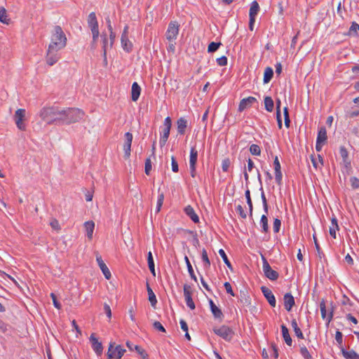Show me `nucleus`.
Wrapping results in <instances>:
<instances>
[{
    "instance_id": "obj_3",
    "label": "nucleus",
    "mask_w": 359,
    "mask_h": 359,
    "mask_svg": "<svg viewBox=\"0 0 359 359\" xmlns=\"http://www.w3.org/2000/svg\"><path fill=\"white\" fill-rule=\"evenodd\" d=\"M41 118L48 123L60 121L61 110L53 107H44L39 114Z\"/></svg>"
},
{
    "instance_id": "obj_34",
    "label": "nucleus",
    "mask_w": 359,
    "mask_h": 359,
    "mask_svg": "<svg viewBox=\"0 0 359 359\" xmlns=\"http://www.w3.org/2000/svg\"><path fill=\"white\" fill-rule=\"evenodd\" d=\"M341 304L344 306V309H342V311H351V307L353 306V302L346 295H344L343 299L341 300Z\"/></svg>"
},
{
    "instance_id": "obj_40",
    "label": "nucleus",
    "mask_w": 359,
    "mask_h": 359,
    "mask_svg": "<svg viewBox=\"0 0 359 359\" xmlns=\"http://www.w3.org/2000/svg\"><path fill=\"white\" fill-rule=\"evenodd\" d=\"M341 171L345 174H349L351 171V161L349 159L343 160L341 162Z\"/></svg>"
},
{
    "instance_id": "obj_16",
    "label": "nucleus",
    "mask_w": 359,
    "mask_h": 359,
    "mask_svg": "<svg viewBox=\"0 0 359 359\" xmlns=\"http://www.w3.org/2000/svg\"><path fill=\"white\" fill-rule=\"evenodd\" d=\"M184 295L187 306L191 309L194 310L196 308L195 303L192 299L191 297V288L189 285L185 284L184 285Z\"/></svg>"
},
{
    "instance_id": "obj_10",
    "label": "nucleus",
    "mask_w": 359,
    "mask_h": 359,
    "mask_svg": "<svg viewBox=\"0 0 359 359\" xmlns=\"http://www.w3.org/2000/svg\"><path fill=\"white\" fill-rule=\"evenodd\" d=\"M245 180H255L259 178L258 170L254 166V163L251 159L248 161V166L244 171Z\"/></svg>"
},
{
    "instance_id": "obj_58",
    "label": "nucleus",
    "mask_w": 359,
    "mask_h": 359,
    "mask_svg": "<svg viewBox=\"0 0 359 359\" xmlns=\"http://www.w3.org/2000/svg\"><path fill=\"white\" fill-rule=\"evenodd\" d=\"M335 339H336L337 344L340 346V347L341 348L343 347L342 346V344H343V334H342V333L340 331H337L336 332Z\"/></svg>"
},
{
    "instance_id": "obj_37",
    "label": "nucleus",
    "mask_w": 359,
    "mask_h": 359,
    "mask_svg": "<svg viewBox=\"0 0 359 359\" xmlns=\"http://www.w3.org/2000/svg\"><path fill=\"white\" fill-rule=\"evenodd\" d=\"M259 10V6L258 3L256 1H252L249 12L250 18H255Z\"/></svg>"
},
{
    "instance_id": "obj_8",
    "label": "nucleus",
    "mask_w": 359,
    "mask_h": 359,
    "mask_svg": "<svg viewBox=\"0 0 359 359\" xmlns=\"http://www.w3.org/2000/svg\"><path fill=\"white\" fill-rule=\"evenodd\" d=\"M262 259L263 262L262 268L264 276L271 281L276 280L279 277V273L276 271L272 269L264 255H262Z\"/></svg>"
},
{
    "instance_id": "obj_24",
    "label": "nucleus",
    "mask_w": 359,
    "mask_h": 359,
    "mask_svg": "<svg viewBox=\"0 0 359 359\" xmlns=\"http://www.w3.org/2000/svg\"><path fill=\"white\" fill-rule=\"evenodd\" d=\"M280 328H281L283 337L286 344L289 346H291L292 344V339L290 335L288 328L284 324L281 325Z\"/></svg>"
},
{
    "instance_id": "obj_5",
    "label": "nucleus",
    "mask_w": 359,
    "mask_h": 359,
    "mask_svg": "<svg viewBox=\"0 0 359 359\" xmlns=\"http://www.w3.org/2000/svg\"><path fill=\"white\" fill-rule=\"evenodd\" d=\"M126 351L121 345L115 346V342H110L107 353V359H121Z\"/></svg>"
},
{
    "instance_id": "obj_39",
    "label": "nucleus",
    "mask_w": 359,
    "mask_h": 359,
    "mask_svg": "<svg viewBox=\"0 0 359 359\" xmlns=\"http://www.w3.org/2000/svg\"><path fill=\"white\" fill-rule=\"evenodd\" d=\"M0 22L5 25H8L11 22V19L7 15V11L4 7L0 8Z\"/></svg>"
},
{
    "instance_id": "obj_49",
    "label": "nucleus",
    "mask_w": 359,
    "mask_h": 359,
    "mask_svg": "<svg viewBox=\"0 0 359 359\" xmlns=\"http://www.w3.org/2000/svg\"><path fill=\"white\" fill-rule=\"evenodd\" d=\"M300 353L304 359H311V355L305 346L300 347Z\"/></svg>"
},
{
    "instance_id": "obj_50",
    "label": "nucleus",
    "mask_w": 359,
    "mask_h": 359,
    "mask_svg": "<svg viewBox=\"0 0 359 359\" xmlns=\"http://www.w3.org/2000/svg\"><path fill=\"white\" fill-rule=\"evenodd\" d=\"M134 348L142 356L143 359H146L148 358V354L147 353L145 350H144L141 346L138 345H135Z\"/></svg>"
},
{
    "instance_id": "obj_32",
    "label": "nucleus",
    "mask_w": 359,
    "mask_h": 359,
    "mask_svg": "<svg viewBox=\"0 0 359 359\" xmlns=\"http://www.w3.org/2000/svg\"><path fill=\"white\" fill-rule=\"evenodd\" d=\"M273 169L275 172V177L276 180L282 179V173L280 171V164L278 156H276L273 161Z\"/></svg>"
},
{
    "instance_id": "obj_54",
    "label": "nucleus",
    "mask_w": 359,
    "mask_h": 359,
    "mask_svg": "<svg viewBox=\"0 0 359 359\" xmlns=\"http://www.w3.org/2000/svg\"><path fill=\"white\" fill-rule=\"evenodd\" d=\"M240 301L244 305L248 306L250 304V298L249 296L246 295L245 293H241Z\"/></svg>"
},
{
    "instance_id": "obj_63",
    "label": "nucleus",
    "mask_w": 359,
    "mask_h": 359,
    "mask_svg": "<svg viewBox=\"0 0 359 359\" xmlns=\"http://www.w3.org/2000/svg\"><path fill=\"white\" fill-rule=\"evenodd\" d=\"M358 31H359V25L355 22H353L349 29V33L351 34H357Z\"/></svg>"
},
{
    "instance_id": "obj_17",
    "label": "nucleus",
    "mask_w": 359,
    "mask_h": 359,
    "mask_svg": "<svg viewBox=\"0 0 359 359\" xmlns=\"http://www.w3.org/2000/svg\"><path fill=\"white\" fill-rule=\"evenodd\" d=\"M260 289L263 295L266 299L270 306L272 307H275L276 305V300L271 290L266 286H262Z\"/></svg>"
},
{
    "instance_id": "obj_13",
    "label": "nucleus",
    "mask_w": 359,
    "mask_h": 359,
    "mask_svg": "<svg viewBox=\"0 0 359 359\" xmlns=\"http://www.w3.org/2000/svg\"><path fill=\"white\" fill-rule=\"evenodd\" d=\"M59 50L48 47L46 61L49 66L55 65L60 59Z\"/></svg>"
},
{
    "instance_id": "obj_12",
    "label": "nucleus",
    "mask_w": 359,
    "mask_h": 359,
    "mask_svg": "<svg viewBox=\"0 0 359 359\" xmlns=\"http://www.w3.org/2000/svg\"><path fill=\"white\" fill-rule=\"evenodd\" d=\"M320 310L322 318L327 320V325H328L333 319L334 307L332 306L329 313L327 314L325 300L322 299L320 302Z\"/></svg>"
},
{
    "instance_id": "obj_31",
    "label": "nucleus",
    "mask_w": 359,
    "mask_h": 359,
    "mask_svg": "<svg viewBox=\"0 0 359 359\" xmlns=\"http://www.w3.org/2000/svg\"><path fill=\"white\" fill-rule=\"evenodd\" d=\"M177 132L180 135H183L185 133V130L187 127V121L184 118H180L177 121Z\"/></svg>"
},
{
    "instance_id": "obj_62",
    "label": "nucleus",
    "mask_w": 359,
    "mask_h": 359,
    "mask_svg": "<svg viewBox=\"0 0 359 359\" xmlns=\"http://www.w3.org/2000/svg\"><path fill=\"white\" fill-rule=\"evenodd\" d=\"M153 326H154V329H156L160 332H165V329L164 328V327L162 325V324L159 321H155L153 323Z\"/></svg>"
},
{
    "instance_id": "obj_36",
    "label": "nucleus",
    "mask_w": 359,
    "mask_h": 359,
    "mask_svg": "<svg viewBox=\"0 0 359 359\" xmlns=\"http://www.w3.org/2000/svg\"><path fill=\"white\" fill-rule=\"evenodd\" d=\"M291 325L297 338L303 339L304 338V334L301 329L298 327L296 319L294 318L292 320Z\"/></svg>"
},
{
    "instance_id": "obj_22",
    "label": "nucleus",
    "mask_w": 359,
    "mask_h": 359,
    "mask_svg": "<svg viewBox=\"0 0 359 359\" xmlns=\"http://www.w3.org/2000/svg\"><path fill=\"white\" fill-rule=\"evenodd\" d=\"M96 261L100 266L102 272L103 273L106 279L109 280L111 278V272L109 270L107 266L105 264L104 261L102 260L101 256H96Z\"/></svg>"
},
{
    "instance_id": "obj_45",
    "label": "nucleus",
    "mask_w": 359,
    "mask_h": 359,
    "mask_svg": "<svg viewBox=\"0 0 359 359\" xmlns=\"http://www.w3.org/2000/svg\"><path fill=\"white\" fill-rule=\"evenodd\" d=\"M201 259L204 262V266L206 269H209L210 266V261L208 258L207 251L205 248L203 249L201 252Z\"/></svg>"
},
{
    "instance_id": "obj_51",
    "label": "nucleus",
    "mask_w": 359,
    "mask_h": 359,
    "mask_svg": "<svg viewBox=\"0 0 359 359\" xmlns=\"http://www.w3.org/2000/svg\"><path fill=\"white\" fill-rule=\"evenodd\" d=\"M250 151L252 155L259 156L261 154L260 148L257 144H252L250 147Z\"/></svg>"
},
{
    "instance_id": "obj_26",
    "label": "nucleus",
    "mask_w": 359,
    "mask_h": 359,
    "mask_svg": "<svg viewBox=\"0 0 359 359\" xmlns=\"http://www.w3.org/2000/svg\"><path fill=\"white\" fill-rule=\"evenodd\" d=\"M184 212L187 216L194 222H199V217L197 214L195 212L194 208L191 205H188L184 208Z\"/></svg>"
},
{
    "instance_id": "obj_55",
    "label": "nucleus",
    "mask_w": 359,
    "mask_h": 359,
    "mask_svg": "<svg viewBox=\"0 0 359 359\" xmlns=\"http://www.w3.org/2000/svg\"><path fill=\"white\" fill-rule=\"evenodd\" d=\"M236 210L242 219H246L247 214L244 211L243 208L242 207L241 205H238L236 208Z\"/></svg>"
},
{
    "instance_id": "obj_48",
    "label": "nucleus",
    "mask_w": 359,
    "mask_h": 359,
    "mask_svg": "<svg viewBox=\"0 0 359 359\" xmlns=\"http://www.w3.org/2000/svg\"><path fill=\"white\" fill-rule=\"evenodd\" d=\"M102 43H103V52H104L103 54H104V58H106L107 50L110 48L109 46V40L107 38L105 34L102 35Z\"/></svg>"
},
{
    "instance_id": "obj_44",
    "label": "nucleus",
    "mask_w": 359,
    "mask_h": 359,
    "mask_svg": "<svg viewBox=\"0 0 359 359\" xmlns=\"http://www.w3.org/2000/svg\"><path fill=\"white\" fill-rule=\"evenodd\" d=\"M260 224L262 228V231L267 233L269 231L268 218L266 215L261 217Z\"/></svg>"
},
{
    "instance_id": "obj_46",
    "label": "nucleus",
    "mask_w": 359,
    "mask_h": 359,
    "mask_svg": "<svg viewBox=\"0 0 359 359\" xmlns=\"http://www.w3.org/2000/svg\"><path fill=\"white\" fill-rule=\"evenodd\" d=\"M219 255L222 257L224 264L226 265V266L231 269V270H233V267H232V265L231 264V262H229L228 257H227V255L226 254V252H224V250L223 249H220L219 250Z\"/></svg>"
},
{
    "instance_id": "obj_30",
    "label": "nucleus",
    "mask_w": 359,
    "mask_h": 359,
    "mask_svg": "<svg viewBox=\"0 0 359 359\" xmlns=\"http://www.w3.org/2000/svg\"><path fill=\"white\" fill-rule=\"evenodd\" d=\"M147 290L148 292V299L151 303V306L156 308L157 299L154 292H153L148 282H147Z\"/></svg>"
},
{
    "instance_id": "obj_6",
    "label": "nucleus",
    "mask_w": 359,
    "mask_h": 359,
    "mask_svg": "<svg viewBox=\"0 0 359 359\" xmlns=\"http://www.w3.org/2000/svg\"><path fill=\"white\" fill-rule=\"evenodd\" d=\"M171 126V118L170 117L168 116L165 118L163 121V125L161 127V138L159 141L161 147H163L165 144L166 142L168 141V139L170 135Z\"/></svg>"
},
{
    "instance_id": "obj_29",
    "label": "nucleus",
    "mask_w": 359,
    "mask_h": 359,
    "mask_svg": "<svg viewBox=\"0 0 359 359\" xmlns=\"http://www.w3.org/2000/svg\"><path fill=\"white\" fill-rule=\"evenodd\" d=\"M141 92V88L137 84V83L135 82L132 85L131 89V98L133 101L135 102L138 100Z\"/></svg>"
},
{
    "instance_id": "obj_25",
    "label": "nucleus",
    "mask_w": 359,
    "mask_h": 359,
    "mask_svg": "<svg viewBox=\"0 0 359 359\" xmlns=\"http://www.w3.org/2000/svg\"><path fill=\"white\" fill-rule=\"evenodd\" d=\"M341 351L345 359H359V354L353 349L347 351L341 347Z\"/></svg>"
},
{
    "instance_id": "obj_23",
    "label": "nucleus",
    "mask_w": 359,
    "mask_h": 359,
    "mask_svg": "<svg viewBox=\"0 0 359 359\" xmlns=\"http://www.w3.org/2000/svg\"><path fill=\"white\" fill-rule=\"evenodd\" d=\"M209 304L210 311L214 318L215 319H219V320H222V318H224V315L222 310L216 306V304L211 299H209Z\"/></svg>"
},
{
    "instance_id": "obj_2",
    "label": "nucleus",
    "mask_w": 359,
    "mask_h": 359,
    "mask_svg": "<svg viewBox=\"0 0 359 359\" xmlns=\"http://www.w3.org/2000/svg\"><path fill=\"white\" fill-rule=\"evenodd\" d=\"M83 112L79 109H67L61 110L60 121L67 123H75L83 117Z\"/></svg>"
},
{
    "instance_id": "obj_56",
    "label": "nucleus",
    "mask_w": 359,
    "mask_h": 359,
    "mask_svg": "<svg viewBox=\"0 0 359 359\" xmlns=\"http://www.w3.org/2000/svg\"><path fill=\"white\" fill-rule=\"evenodd\" d=\"M221 43H215V42H211L209 46H208V52H215L216 51L218 48L220 46Z\"/></svg>"
},
{
    "instance_id": "obj_41",
    "label": "nucleus",
    "mask_w": 359,
    "mask_h": 359,
    "mask_svg": "<svg viewBox=\"0 0 359 359\" xmlns=\"http://www.w3.org/2000/svg\"><path fill=\"white\" fill-rule=\"evenodd\" d=\"M184 261L186 262V264H187V269H188V272L189 273V276L191 277V278L192 280H194L195 282H197V278L194 273V269H193V267L189 262V259L188 258L187 256H185L184 257Z\"/></svg>"
},
{
    "instance_id": "obj_1",
    "label": "nucleus",
    "mask_w": 359,
    "mask_h": 359,
    "mask_svg": "<svg viewBox=\"0 0 359 359\" xmlns=\"http://www.w3.org/2000/svg\"><path fill=\"white\" fill-rule=\"evenodd\" d=\"M67 37L60 26H55L51 33L50 41L48 47L60 50L67 45Z\"/></svg>"
},
{
    "instance_id": "obj_61",
    "label": "nucleus",
    "mask_w": 359,
    "mask_h": 359,
    "mask_svg": "<svg viewBox=\"0 0 359 359\" xmlns=\"http://www.w3.org/2000/svg\"><path fill=\"white\" fill-rule=\"evenodd\" d=\"M224 287L228 294H229L230 295H231L233 297L235 296V293L233 292L231 285L229 282H225L224 283Z\"/></svg>"
},
{
    "instance_id": "obj_11",
    "label": "nucleus",
    "mask_w": 359,
    "mask_h": 359,
    "mask_svg": "<svg viewBox=\"0 0 359 359\" xmlns=\"http://www.w3.org/2000/svg\"><path fill=\"white\" fill-rule=\"evenodd\" d=\"M167 191H168V188L164 184L163 182L162 181L159 184V186H158V188L157 190L158 196H157V203H156V212H160V210L162 208L163 201H164V195L167 192Z\"/></svg>"
},
{
    "instance_id": "obj_9",
    "label": "nucleus",
    "mask_w": 359,
    "mask_h": 359,
    "mask_svg": "<svg viewBox=\"0 0 359 359\" xmlns=\"http://www.w3.org/2000/svg\"><path fill=\"white\" fill-rule=\"evenodd\" d=\"M88 25L91 30L93 41L98 39L100 32L98 29V23L95 13H90L88 18Z\"/></svg>"
},
{
    "instance_id": "obj_4",
    "label": "nucleus",
    "mask_w": 359,
    "mask_h": 359,
    "mask_svg": "<svg viewBox=\"0 0 359 359\" xmlns=\"http://www.w3.org/2000/svg\"><path fill=\"white\" fill-rule=\"evenodd\" d=\"M13 120L18 130L25 131L27 127L28 114L25 109H18L13 115Z\"/></svg>"
},
{
    "instance_id": "obj_53",
    "label": "nucleus",
    "mask_w": 359,
    "mask_h": 359,
    "mask_svg": "<svg viewBox=\"0 0 359 359\" xmlns=\"http://www.w3.org/2000/svg\"><path fill=\"white\" fill-rule=\"evenodd\" d=\"M50 296L53 300V304L54 306L57 309H61L62 305L60 303V302L57 300V296L53 292H51Z\"/></svg>"
},
{
    "instance_id": "obj_57",
    "label": "nucleus",
    "mask_w": 359,
    "mask_h": 359,
    "mask_svg": "<svg viewBox=\"0 0 359 359\" xmlns=\"http://www.w3.org/2000/svg\"><path fill=\"white\" fill-rule=\"evenodd\" d=\"M280 226H281L280 219H279L278 218L274 219L273 228V231L275 233H278L280 231Z\"/></svg>"
},
{
    "instance_id": "obj_28",
    "label": "nucleus",
    "mask_w": 359,
    "mask_h": 359,
    "mask_svg": "<svg viewBox=\"0 0 359 359\" xmlns=\"http://www.w3.org/2000/svg\"><path fill=\"white\" fill-rule=\"evenodd\" d=\"M121 43L122 48L127 53H130L133 50V43L129 40L128 37H121Z\"/></svg>"
},
{
    "instance_id": "obj_27",
    "label": "nucleus",
    "mask_w": 359,
    "mask_h": 359,
    "mask_svg": "<svg viewBox=\"0 0 359 359\" xmlns=\"http://www.w3.org/2000/svg\"><path fill=\"white\" fill-rule=\"evenodd\" d=\"M246 186V191L245 192V196L246 198V202L249 208V217L250 218H252V211H253V205L252 201L250 197V191L248 186V182L245 184Z\"/></svg>"
},
{
    "instance_id": "obj_33",
    "label": "nucleus",
    "mask_w": 359,
    "mask_h": 359,
    "mask_svg": "<svg viewBox=\"0 0 359 359\" xmlns=\"http://www.w3.org/2000/svg\"><path fill=\"white\" fill-rule=\"evenodd\" d=\"M84 226L86 231L87 237L89 239H92L95 223L93 221H88L84 223Z\"/></svg>"
},
{
    "instance_id": "obj_14",
    "label": "nucleus",
    "mask_w": 359,
    "mask_h": 359,
    "mask_svg": "<svg viewBox=\"0 0 359 359\" xmlns=\"http://www.w3.org/2000/svg\"><path fill=\"white\" fill-rule=\"evenodd\" d=\"M179 34V25L176 22H172L169 24L166 32V38L168 41H172L177 39Z\"/></svg>"
},
{
    "instance_id": "obj_20",
    "label": "nucleus",
    "mask_w": 359,
    "mask_h": 359,
    "mask_svg": "<svg viewBox=\"0 0 359 359\" xmlns=\"http://www.w3.org/2000/svg\"><path fill=\"white\" fill-rule=\"evenodd\" d=\"M198 152L195 148H191L190 151L189 168L192 177H195V165L197 161Z\"/></svg>"
},
{
    "instance_id": "obj_52",
    "label": "nucleus",
    "mask_w": 359,
    "mask_h": 359,
    "mask_svg": "<svg viewBox=\"0 0 359 359\" xmlns=\"http://www.w3.org/2000/svg\"><path fill=\"white\" fill-rule=\"evenodd\" d=\"M270 348L271 349V351H272V356L274 358H278L279 354H278V348L277 345L274 342H272L270 344Z\"/></svg>"
},
{
    "instance_id": "obj_42",
    "label": "nucleus",
    "mask_w": 359,
    "mask_h": 359,
    "mask_svg": "<svg viewBox=\"0 0 359 359\" xmlns=\"http://www.w3.org/2000/svg\"><path fill=\"white\" fill-rule=\"evenodd\" d=\"M273 69L271 67H266L264 70V83H268L271 81V79L273 76Z\"/></svg>"
},
{
    "instance_id": "obj_7",
    "label": "nucleus",
    "mask_w": 359,
    "mask_h": 359,
    "mask_svg": "<svg viewBox=\"0 0 359 359\" xmlns=\"http://www.w3.org/2000/svg\"><path fill=\"white\" fill-rule=\"evenodd\" d=\"M213 332L226 341H231L234 336L233 330L226 325H222L218 328H214Z\"/></svg>"
},
{
    "instance_id": "obj_18",
    "label": "nucleus",
    "mask_w": 359,
    "mask_h": 359,
    "mask_svg": "<svg viewBox=\"0 0 359 359\" xmlns=\"http://www.w3.org/2000/svg\"><path fill=\"white\" fill-rule=\"evenodd\" d=\"M124 136L125 143L123 144V151L125 154V157L128 158L130 155L131 144L133 137L132 133L129 132L126 133Z\"/></svg>"
},
{
    "instance_id": "obj_43",
    "label": "nucleus",
    "mask_w": 359,
    "mask_h": 359,
    "mask_svg": "<svg viewBox=\"0 0 359 359\" xmlns=\"http://www.w3.org/2000/svg\"><path fill=\"white\" fill-rule=\"evenodd\" d=\"M273 101L271 97H266L264 98V107L266 111H272L273 109Z\"/></svg>"
},
{
    "instance_id": "obj_21",
    "label": "nucleus",
    "mask_w": 359,
    "mask_h": 359,
    "mask_svg": "<svg viewBox=\"0 0 359 359\" xmlns=\"http://www.w3.org/2000/svg\"><path fill=\"white\" fill-rule=\"evenodd\" d=\"M283 301H284V307L287 311H290L292 308L295 304V301L294 297L292 295L291 293L287 292L284 294L283 297Z\"/></svg>"
},
{
    "instance_id": "obj_35",
    "label": "nucleus",
    "mask_w": 359,
    "mask_h": 359,
    "mask_svg": "<svg viewBox=\"0 0 359 359\" xmlns=\"http://www.w3.org/2000/svg\"><path fill=\"white\" fill-rule=\"evenodd\" d=\"M147 262H148V267L149 269V271L152 273L154 276H156L155 273V264L153 258V255L151 251H149L147 254Z\"/></svg>"
},
{
    "instance_id": "obj_59",
    "label": "nucleus",
    "mask_w": 359,
    "mask_h": 359,
    "mask_svg": "<svg viewBox=\"0 0 359 359\" xmlns=\"http://www.w3.org/2000/svg\"><path fill=\"white\" fill-rule=\"evenodd\" d=\"M50 225L53 229L56 231H59L61 229L59 222L56 219H52L50 222Z\"/></svg>"
},
{
    "instance_id": "obj_19",
    "label": "nucleus",
    "mask_w": 359,
    "mask_h": 359,
    "mask_svg": "<svg viewBox=\"0 0 359 359\" xmlns=\"http://www.w3.org/2000/svg\"><path fill=\"white\" fill-rule=\"evenodd\" d=\"M257 102V100L254 97H248L246 98H243L241 100L238 105V111H243L245 109L250 107L255 102Z\"/></svg>"
},
{
    "instance_id": "obj_60",
    "label": "nucleus",
    "mask_w": 359,
    "mask_h": 359,
    "mask_svg": "<svg viewBox=\"0 0 359 359\" xmlns=\"http://www.w3.org/2000/svg\"><path fill=\"white\" fill-rule=\"evenodd\" d=\"M339 154L342 158V161L345 160V159L346 160L349 159L348 151L344 147H340Z\"/></svg>"
},
{
    "instance_id": "obj_15",
    "label": "nucleus",
    "mask_w": 359,
    "mask_h": 359,
    "mask_svg": "<svg viewBox=\"0 0 359 359\" xmlns=\"http://www.w3.org/2000/svg\"><path fill=\"white\" fill-rule=\"evenodd\" d=\"M91 343L93 350L96 353L97 355H101L103 352V346L102 342L98 341L95 333H92L89 338Z\"/></svg>"
},
{
    "instance_id": "obj_64",
    "label": "nucleus",
    "mask_w": 359,
    "mask_h": 359,
    "mask_svg": "<svg viewBox=\"0 0 359 359\" xmlns=\"http://www.w3.org/2000/svg\"><path fill=\"white\" fill-rule=\"evenodd\" d=\"M230 165L231 161L229 159L226 158L222 161V168L224 171L226 172L229 170Z\"/></svg>"
},
{
    "instance_id": "obj_47",
    "label": "nucleus",
    "mask_w": 359,
    "mask_h": 359,
    "mask_svg": "<svg viewBox=\"0 0 359 359\" xmlns=\"http://www.w3.org/2000/svg\"><path fill=\"white\" fill-rule=\"evenodd\" d=\"M313 241H314V243H315V247H316V250L317 251V253H318V255L320 259L322 258V257H324L325 255L324 253L323 252L320 247V245L318 242V240H317V237L316 236V234H313Z\"/></svg>"
},
{
    "instance_id": "obj_38",
    "label": "nucleus",
    "mask_w": 359,
    "mask_h": 359,
    "mask_svg": "<svg viewBox=\"0 0 359 359\" xmlns=\"http://www.w3.org/2000/svg\"><path fill=\"white\" fill-rule=\"evenodd\" d=\"M327 140V132L326 129L324 127H322L319 129L317 136L316 141L318 142L325 143Z\"/></svg>"
}]
</instances>
